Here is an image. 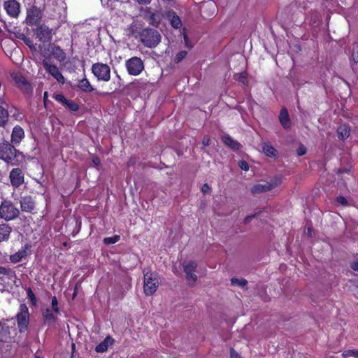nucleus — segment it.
Masks as SVG:
<instances>
[{
	"mask_svg": "<svg viewBox=\"0 0 358 358\" xmlns=\"http://www.w3.org/2000/svg\"><path fill=\"white\" fill-rule=\"evenodd\" d=\"M140 41L148 48H156L161 41L159 31L151 28L143 29L139 34Z\"/></svg>",
	"mask_w": 358,
	"mask_h": 358,
	"instance_id": "obj_1",
	"label": "nucleus"
},
{
	"mask_svg": "<svg viewBox=\"0 0 358 358\" xmlns=\"http://www.w3.org/2000/svg\"><path fill=\"white\" fill-rule=\"evenodd\" d=\"M159 286L157 274L150 271H144L143 289L147 296L152 295Z\"/></svg>",
	"mask_w": 358,
	"mask_h": 358,
	"instance_id": "obj_2",
	"label": "nucleus"
},
{
	"mask_svg": "<svg viewBox=\"0 0 358 358\" xmlns=\"http://www.w3.org/2000/svg\"><path fill=\"white\" fill-rule=\"evenodd\" d=\"M20 211L10 201H4L0 206V217L6 220H12L19 215Z\"/></svg>",
	"mask_w": 358,
	"mask_h": 358,
	"instance_id": "obj_3",
	"label": "nucleus"
},
{
	"mask_svg": "<svg viewBox=\"0 0 358 358\" xmlns=\"http://www.w3.org/2000/svg\"><path fill=\"white\" fill-rule=\"evenodd\" d=\"M16 317L20 331L23 332L27 330L29 322V313L25 304L20 306V311Z\"/></svg>",
	"mask_w": 358,
	"mask_h": 358,
	"instance_id": "obj_4",
	"label": "nucleus"
},
{
	"mask_svg": "<svg viewBox=\"0 0 358 358\" xmlns=\"http://www.w3.org/2000/svg\"><path fill=\"white\" fill-rule=\"evenodd\" d=\"M17 150L9 143L3 141L0 143V158L6 163H11L16 156Z\"/></svg>",
	"mask_w": 358,
	"mask_h": 358,
	"instance_id": "obj_5",
	"label": "nucleus"
},
{
	"mask_svg": "<svg viewBox=\"0 0 358 358\" xmlns=\"http://www.w3.org/2000/svg\"><path fill=\"white\" fill-rule=\"evenodd\" d=\"M92 73L99 80L108 81L110 77V67L105 64L96 63L93 64Z\"/></svg>",
	"mask_w": 358,
	"mask_h": 358,
	"instance_id": "obj_6",
	"label": "nucleus"
},
{
	"mask_svg": "<svg viewBox=\"0 0 358 358\" xmlns=\"http://www.w3.org/2000/svg\"><path fill=\"white\" fill-rule=\"evenodd\" d=\"M126 66L129 73L134 76L140 74L144 69L143 61L137 57L128 59L126 62Z\"/></svg>",
	"mask_w": 358,
	"mask_h": 358,
	"instance_id": "obj_7",
	"label": "nucleus"
},
{
	"mask_svg": "<svg viewBox=\"0 0 358 358\" xmlns=\"http://www.w3.org/2000/svg\"><path fill=\"white\" fill-rule=\"evenodd\" d=\"M43 65L46 71H48L57 82L60 83H64L65 79L60 71L57 68V66L52 64L50 59H45L43 61Z\"/></svg>",
	"mask_w": 358,
	"mask_h": 358,
	"instance_id": "obj_8",
	"label": "nucleus"
},
{
	"mask_svg": "<svg viewBox=\"0 0 358 358\" xmlns=\"http://www.w3.org/2000/svg\"><path fill=\"white\" fill-rule=\"evenodd\" d=\"M9 178L11 185L15 188L24 183V174L22 171L19 168L11 170L9 174Z\"/></svg>",
	"mask_w": 358,
	"mask_h": 358,
	"instance_id": "obj_9",
	"label": "nucleus"
},
{
	"mask_svg": "<svg viewBox=\"0 0 358 358\" xmlns=\"http://www.w3.org/2000/svg\"><path fill=\"white\" fill-rule=\"evenodd\" d=\"M4 8L12 17H17L20 12V5L15 0H9L4 3Z\"/></svg>",
	"mask_w": 358,
	"mask_h": 358,
	"instance_id": "obj_10",
	"label": "nucleus"
},
{
	"mask_svg": "<svg viewBox=\"0 0 358 358\" xmlns=\"http://www.w3.org/2000/svg\"><path fill=\"white\" fill-rule=\"evenodd\" d=\"M37 38L43 42L49 41L52 36V31L45 25H41L36 32Z\"/></svg>",
	"mask_w": 358,
	"mask_h": 358,
	"instance_id": "obj_11",
	"label": "nucleus"
},
{
	"mask_svg": "<svg viewBox=\"0 0 358 358\" xmlns=\"http://www.w3.org/2000/svg\"><path fill=\"white\" fill-rule=\"evenodd\" d=\"M20 203L22 211L32 213L35 208V202L30 196L22 197Z\"/></svg>",
	"mask_w": 358,
	"mask_h": 358,
	"instance_id": "obj_12",
	"label": "nucleus"
},
{
	"mask_svg": "<svg viewBox=\"0 0 358 358\" xmlns=\"http://www.w3.org/2000/svg\"><path fill=\"white\" fill-rule=\"evenodd\" d=\"M29 250V245L27 244L22 247L17 252L10 256V262L14 264L21 262L27 257Z\"/></svg>",
	"mask_w": 358,
	"mask_h": 358,
	"instance_id": "obj_13",
	"label": "nucleus"
},
{
	"mask_svg": "<svg viewBox=\"0 0 358 358\" xmlns=\"http://www.w3.org/2000/svg\"><path fill=\"white\" fill-rule=\"evenodd\" d=\"M279 121L284 129H289L291 127V120L287 110L282 108L279 115Z\"/></svg>",
	"mask_w": 358,
	"mask_h": 358,
	"instance_id": "obj_14",
	"label": "nucleus"
},
{
	"mask_svg": "<svg viewBox=\"0 0 358 358\" xmlns=\"http://www.w3.org/2000/svg\"><path fill=\"white\" fill-rule=\"evenodd\" d=\"M24 136V133L23 129L19 127L16 126L13 128L12 135H11V141L13 143L17 144L19 143L22 139Z\"/></svg>",
	"mask_w": 358,
	"mask_h": 358,
	"instance_id": "obj_15",
	"label": "nucleus"
},
{
	"mask_svg": "<svg viewBox=\"0 0 358 358\" xmlns=\"http://www.w3.org/2000/svg\"><path fill=\"white\" fill-rule=\"evenodd\" d=\"M222 142L228 147L231 148L234 150H238L241 145V144L234 140L229 135H224L222 137Z\"/></svg>",
	"mask_w": 358,
	"mask_h": 358,
	"instance_id": "obj_16",
	"label": "nucleus"
},
{
	"mask_svg": "<svg viewBox=\"0 0 358 358\" xmlns=\"http://www.w3.org/2000/svg\"><path fill=\"white\" fill-rule=\"evenodd\" d=\"M12 228L7 224H0V243L6 241L10 237Z\"/></svg>",
	"mask_w": 358,
	"mask_h": 358,
	"instance_id": "obj_17",
	"label": "nucleus"
},
{
	"mask_svg": "<svg viewBox=\"0 0 358 358\" xmlns=\"http://www.w3.org/2000/svg\"><path fill=\"white\" fill-rule=\"evenodd\" d=\"M114 340L110 336H107L106 338L99 343L95 348L96 352H106L108 347L113 345Z\"/></svg>",
	"mask_w": 358,
	"mask_h": 358,
	"instance_id": "obj_18",
	"label": "nucleus"
},
{
	"mask_svg": "<svg viewBox=\"0 0 358 358\" xmlns=\"http://www.w3.org/2000/svg\"><path fill=\"white\" fill-rule=\"evenodd\" d=\"M53 309L47 308L42 311V315L45 322L52 323L55 321L56 317L55 315Z\"/></svg>",
	"mask_w": 358,
	"mask_h": 358,
	"instance_id": "obj_19",
	"label": "nucleus"
},
{
	"mask_svg": "<svg viewBox=\"0 0 358 358\" xmlns=\"http://www.w3.org/2000/svg\"><path fill=\"white\" fill-rule=\"evenodd\" d=\"M264 153L270 157H275L278 155V151L270 144L264 143L262 146Z\"/></svg>",
	"mask_w": 358,
	"mask_h": 358,
	"instance_id": "obj_20",
	"label": "nucleus"
},
{
	"mask_svg": "<svg viewBox=\"0 0 358 358\" xmlns=\"http://www.w3.org/2000/svg\"><path fill=\"white\" fill-rule=\"evenodd\" d=\"M270 190L266 182L264 183L256 184L251 188V192L254 194L266 192Z\"/></svg>",
	"mask_w": 358,
	"mask_h": 358,
	"instance_id": "obj_21",
	"label": "nucleus"
},
{
	"mask_svg": "<svg viewBox=\"0 0 358 358\" xmlns=\"http://www.w3.org/2000/svg\"><path fill=\"white\" fill-rule=\"evenodd\" d=\"M52 55L59 62H63L66 59L65 52L59 47L52 48Z\"/></svg>",
	"mask_w": 358,
	"mask_h": 358,
	"instance_id": "obj_22",
	"label": "nucleus"
},
{
	"mask_svg": "<svg viewBox=\"0 0 358 358\" xmlns=\"http://www.w3.org/2000/svg\"><path fill=\"white\" fill-rule=\"evenodd\" d=\"M169 20L171 26L175 29H178L181 27L182 22L180 17L176 15L174 13H169Z\"/></svg>",
	"mask_w": 358,
	"mask_h": 358,
	"instance_id": "obj_23",
	"label": "nucleus"
},
{
	"mask_svg": "<svg viewBox=\"0 0 358 358\" xmlns=\"http://www.w3.org/2000/svg\"><path fill=\"white\" fill-rule=\"evenodd\" d=\"M197 267V264L194 261H188L183 263V270L185 273H193Z\"/></svg>",
	"mask_w": 358,
	"mask_h": 358,
	"instance_id": "obj_24",
	"label": "nucleus"
},
{
	"mask_svg": "<svg viewBox=\"0 0 358 358\" xmlns=\"http://www.w3.org/2000/svg\"><path fill=\"white\" fill-rule=\"evenodd\" d=\"M350 131V128L347 125H341L337 130L338 137L342 139H346L348 138Z\"/></svg>",
	"mask_w": 358,
	"mask_h": 358,
	"instance_id": "obj_25",
	"label": "nucleus"
},
{
	"mask_svg": "<svg viewBox=\"0 0 358 358\" xmlns=\"http://www.w3.org/2000/svg\"><path fill=\"white\" fill-rule=\"evenodd\" d=\"M38 20V11L36 10H29L27 13V20L28 23L34 24Z\"/></svg>",
	"mask_w": 358,
	"mask_h": 358,
	"instance_id": "obj_26",
	"label": "nucleus"
},
{
	"mask_svg": "<svg viewBox=\"0 0 358 358\" xmlns=\"http://www.w3.org/2000/svg\"><path fill=\"white\" fill-rule=\"evenodd\" d=\"M282 180L281 177H275L270 181L266 182L269 187V190L271 191L276 187L279 186L282 183Z\"/></svg>",
	"mask_w": 358,
	"mask_h": 358,
	"instance_id": "obj_27",
	"label": "nucleus"
},
{
	"mask_svg": "<svg viewBox=\"0 0 358 358\" xmlns=\"http://www.w3.org/2000/svg\"><path fill=\"white\" fill-rule=\"evenodd\" d=\"M8 116V111L2 106H0V126H3L7 122Z\"/></svg>",
	"mask_w": 358,
	"mask_h": 358,
	"instance_id": "obj_28",
	"label": "nucleus"
},
{
	"mask_svg": "<svg viewBox=\"0 0 358 358\" xmlns=\"http://www.w3.org/2000/svg\"><path fill=\"white\" fill-rule=\"evenodd\" d=\"M231 285H234V286H238V287H244L246 286L248 282L245 279H243V278H232L231 280Z\"/></svg>",
	"mask_w": 358,
	"mask_h": 358,
	"instance_id": "obj_29",
	"label": "nucleus"
},
{
	"mask_svg": "<svg viewBox=\"0 0 358 358\" xmlns=\"http://www.w3.org/2000/svg\"><path fill=\"white\" fill-rule=\"evenodd\" d=\"M186 278L189 285H194L197 280V276L194 272L188 273H186Z\"/></svg>",
	"mask_w": 358,
	"mask_h": 358,
	"instance_id": "obj_30",
	"label": "nucleus"
},
{
	"mask_svg": "<svg viewBox=\"0 0 358 358\" xmlns=\"http://www.w3.org/2000/svg\"><path fill=\"white\" fill-rule=\"evenodd\" d=\"M120 240L119 236H114L112 237H107L103 239V243L106 245L114 244Z\"/></svg>",
	"mask_w": 358,
	"mask_h": 358,
	"instance_id": "obj_31",
	"label": "nucleus"
},
{
	"mask_svg": "<svg viewBox=\"0 0 358 358\" xmlns=\"http://www.w3.org/2000/svg\"><path fill=\"white\" fill-rule=\"evenodd\" d=\"M64 106L71 111H76L78 109V105L73 101L67 100Z\"/></svg>",
	"mask_w": 358,
	"mask_h": 358,
	"instance_id": "obj_32",
	"label": "nucleus"
},
{
	"mask_svg": "<svg viewBox=\"0 0 358 358\" xmlns=\"http://www.w3.org/2000/svg\"><path fill=\"white\" fill-rule=\"evenodd\" d=\"M27 296L29 299L31 303L34 306L36 304V298L35 296V294L32 292L31 289L30 287L27 289Z\"/></svg>",
	"mask_w": 358,
	"mask_h": 358,
	"instance_id": "obj_33",
	"label": "nucleus"
},
{
	"mask_svg": "<svg viewBox=\"0 0 358 358\" xmlns=\"http://www.w3.org/2000/svg\"><path fill=\"white\" fill-rule=\"evenodd\" d=\"M90 85V82L87 79L83 78L79 82L78 87L80 90H87Z\"/></svg>",
	"mask_w": 358,
	"mask_h": 358,
	"instance_id": "obj_34",
	"label": "nucleus"
},
{
	"mask_svg": "<svg viewBox=\"0 0 358 358\" xmlns=\"http://www.w3.org/2000/svg\"><path fill=\"white\" fill-rule=\"evenodd\" d=\"M51 305H52V309H53L55 313L56 314L59 313L58 301H57L56 296H53L52 298Z\"/></svg>",
	"mask_w": 358,
	"mask_h": 358,
	"instance_id": "obj_35",
	"label": "nucleus"
},
{
	"mask_svg": "<svg viewBox=\"0 0 358 358\" xmlns=\"http://www.w3.org/2000/svg\"><path fill=\"white\" fill-rule=\"evenodd\" d=\"M186 55H187V52L185 50L179 52L176 56V58H175L176 62H180L186 57Z\"/></svg>",
	"mask_w": 358,
	"mask_h": 358,
	"instance_id": "obj_36",
	"label": "nucleus"
},
{
	"mask_svg": "<svg viewBox=\"0 0 358 358\" xmlns=\"http://www.w3.org/2000/svg\"><path fill=\"white\" fill-rule=\"evenodd\" d=\"M344 356H353L358 358V350H345L343 354Z\"/></svg>",
	"mask_w": 358,
	"mask_h": 358,
	"instance_id": "obj_37",
	"label": "nucleus"
},
{
	"mask_svg": "<svg viewBox=\"0 0 358 358\" xmlns=\"http://www.w3.org/2000/svg\"><path fill=\"white\" fill-rule=\"evenodd\" d=\"M55 99L59 103L65 105L67 99L62 94H56L54 95Z\"/></svg>",
	"mask_w": 358,
	"mask_h": 358,
	"instance_id": "obj_38",
	"label": "nucleus"
},
{
	"mask_svg": "<svg viewBox=\"0 0 358 358\" xmlns=\"http://www.w3.org/2000/svg\"><path fill=\"white\" fill-rule=\"evenodd\" d=\"M336 201H337V203L341 204L342 206H348V205L347 199L342 196H338L336 198Z\"/></svg>",
	"mask_w": 358,
	"mask_h": 358,
	"instance_id": "obj_39",
	"label": "nucleus"
},
{
	"mask_svg": "<svg viewBox=\"0 0 358 358\" xmlns=\"http://www.w3.org/2000/svg\"><path fill=\"white\" fill-rule=\"evenodd\" d=\"M239 167L244 171H248L249 169V166L245 161H241L239 162Z\"/></svg>",
	"mask_w": 358,
	"mask_h": 358,
	"instance_id": "obj_40",
	"label": "nucleus"
},
{
	"mask_svg": "<svg viewBox=\"0 0 358 358\" xmlns=\"http://www.w3.org/2000/svg\"><path fill=\"white\" fill-rule=\"evenodd\" d=\"M210 138L208 136H204L202 139V144L203 146H208L210 145Z\"/></svg>",
	"mask_w": 358,
	"mask_h": 358,
	"instance_id": "obj_41",
	"label": "nucleus"
},
{
	"mask_svg": "<svg viewBox=\"0 0 358 358\" xmlns=\"http://www.w3.org/2000/svg\"><path fill=\"white\" fill-rule=\"evenodd\" d=\"M306 152V148L303 145L300 146L297 150V154L299 156H302V155H305Z\"/></svg>",
	"mask_w": 358,
	"mask_h": 358,
	"instance_id": "obj_42",
	"label": "nucleus"
},
{
	"mask_svg": "<svg viewBox=\"0 0 358 358\" xmlns=\"http://www.w3.org/2000/svg\"><path fill=\"white\" fill-rule=\"evenodd\" d=\"M184 32H183V37H184V41H185V45L187 47V48H191L192 45L188 40V38H187V34L185 33V29L183 30Z\"/></svg>",
	"mask_w": 358,
	"mask_h": 358,
	"instance_id": "obj_43",
	"label": "nucleus"
},
{
	"mask_svg": "<svg viewBox=\"0 0 358 358\" xmlns=\"http://www.w3.org/2000/svg\"><path fill=\"white\" fill-rule=\"evenodd\" d=\"M201 191L203 194H206L210 191V187L207 184H204L201 187Z\"/></svg>",
	"mask_w": 358,
	"mask_h": 358,
	"instance_id": "obj_44",
	"label": "nucleus"
},
{
	"mask_svg": "<svg viewBox=\"0 0 358 358\" xmlns=\"http://www.w3.org/2000/svg\"><path fill=\"white\" fill-rule=\"evenodd\" d=\"M231 358H240L239 355L234 350H231L230 352Z\"/></svg>",
	"mask_w": 358,
	"mask_h": 358,
	"instance_id": "obj_45",
	"label": "nucleus"
},
{
	"mask_svg": "<svg viewBox=\"0 0 358 358\" xmlns=\"http://www.w3.org/2000/svg\"><path fill=\"white\" fill-rule=\"evenodd\" d=\"M136 1L140 4L146 5V4H149L152 0H136Z\"/></svg>",
	"mask_w": 358,
	"mask_h": 358,
	"instance_id": "obj_46",
	"label": "nucleus"
},
{
	"mask_svg": "<svg viewBox=\"0 0 358 358\" xmlns=\"http://www.w3.org/2000/svg\"><path fill=\"white\" fill-rule=\"evenodd\" d=\"M351 267L354 271H358V261L353 262Z\"/></svg>",
	"mask_w": 358,
	"mask_h": 358,
	"instance_id": "obj_47",
	"label": "nucleus"
},
{
	"mask_svg": "<svg viewBox=\"0 0 358 358\" xmlns=\"http://www.w3.org/2000/svg\"><path fill=\"white\" fill-rule=\"evenodd\" d=\"M352 59L355 63L358 62V52L357 53H352Z\"/></svg>",
	"mask_w": 358,
	"mask_h": 358,
	"instance_id": "obj_48",
	"label": "nucleus"
},
{
	"mask_svg": "<svg viewBox=\"0 0 358 358\" xmlns=\"http://www.w3.org/2000/svg\"><path fill=\"white\" fill-rule=\"evenodd\" d=\"M155 15H152L151 16V19H150V24H153V25H157V24H158V22H155Z\"/></svg>",
	"mask_w": 358,
	"mask_h": 358,
	"instance_id": "obj_49",
	"label": "nucleus"
},
{
	"mask_svg": "<svg viewBox=\"0 0 358 358\" xmlns=\"http://www.w3.org/2000/svg\"><path fill=\"white\" fill-rule=\"evenodd\" d=\"M93 163L96 165V166H98L100 163V161L99 159L97 158V157H94L93 159Z\"/></svg>",
	"mask_w": 358,
	"mask_h": 358,
	"instance_id": "obj_50",
	"label": "nucleus"
},
{
	"mask_svg": "<svg viewBox=\"0 0 358 358\" xmlns=\"http://www.w3.org/2000/svg\"><path fill=\"white\" fill-rule=\"evenodd\" d=\"M254 215H251V216H247L245 218V223H248L250 221L251 218L253 217Z\"/></svg>",
	"mask_w": 358,
	"mask_h": 358,
	"instance_id": "obj_51",
	"label": "nucleus"
},
{
	"mask_svg": "<svg viewBox=\"0 0 358 358\" xmlns=\"http://www.w3.org/2000/svg\"><path fill=\"white\" fill-rule=\"evenodd\" d=\"M6 269L3 267L0 266V274H6Z\"/></svg>",
	"mask_w": 358,
	"mask_h": 358,
	"instance_id": "obj_52",
	"label": "nucleus"
},
{
	"mask_svg": "<svg viewBox=\"0 0 358 358\" xmlns=\"http://www.w3.org/2000/svg\"><path fill=\"white\" fill-rule=\"evenodd\" d=\"M240 78H243V79H245L246 78V75L245 73H242L240 76H239Z\"/></svg>",
	"mask_w": 358,
	"mask_h": 358,
	"instance_id": "obj_53",
	"label": "nucleus"
},
{
	"mask_svg": "<svg viewBox=\"0 0 358 358\" xmlns=\"http://www.w3.org/2000/svg\"><path fill=\"white\" fill-rule=\"evenodd\" d=\"M43 98H44V101L45 102L46 100H47V98H48V92H47V91H45Z\"/></svg>",
	"mask_w": 358,
	"mask_h": 358,
	"instance_id": "obj_54",
	"label": "nucleus"
},
{
	"mask_svg": "<svg viewBox=\"0 0 358 358\" xmlns=\"http://www.w3.org/2000/svg\"><path fill=\"white\" fill-rule=\"evenodd\" d=\"M206 6H208V7H212V6L214 7V4L213 3H211V2L208 3L206 4Z\"/></svg>",
	"mask_w": 358,
	"mask_h": 358,
	"instance_id": "obj_55",
	"label": "nucleus"
},
{
	"mask_svg": "<svg viewBox=\"0 0 358 358\" xmlns=\"http://www.w3.org/2000/svg\"><path fill=\"white\" fill-rule=\"evenodd\" d=\"M312 233V230L310 228H308V234L310 236Z\"/></svg>",
	"mask_w": 358,
	"mask_h": 358,
	"instance_id": "obj_56",
	"label": "nucleus"
},
{
	"mask_svg": "<svg viewBox=\"0 0 358 358\" xmlns=\"http://www.w3.org/2000/svg\"><path fill=\"white\" fill-rule=\"evenodd\" d=\"M357 288H358V285H357Z\"/></svg>",
	"mask_w": 358,
	"mask_h": 358,
	"instance_id": "obj_57",
	"label": "nucleus"
}]
</instances>
